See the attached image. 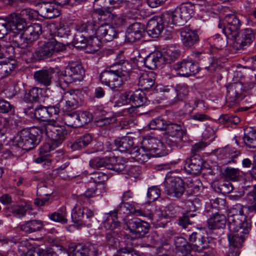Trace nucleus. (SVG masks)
<instances>
[{
	"instance_id": "09e8293b",
	"label": "nucleus",
	"mask_w": 256,
	"mask_h": 256,
	"mask_svg": "<svg viewBox=\"0 0 256 256\" xmlns=\"http://www.w3.org/2000/svg\"><path fill=\"white\" fill-rule=\"evenodd\" d=\"M180 208L172 205H169L165 207L164 211L162 212V216L164 218H172L178 216L180 212Z\"/></svg>"
},
{
	"instance_id": "f8f14e48",
	"label": "nucleus",
	"mask_w": 256,
	"mask_h": 256,
	"mask_svg": "<svg viewBox=\"0 0 256 256\" xmlns=\"http://www.w3.org/2000/svg\"><path fill=\"white\" fill-rule=\"evenodd\" d=\"M125 224L130 232L139 238L144 237L150 228L148 222L137 218L126 220Z\"/></svg>"
},
{
	"instance_id": "f704fd0d",
	"label": "nucleus",
	"mask_w": 256,
	"mask_h": 256,
	"mask_svg": "<svg viewBox=\"0 0 256 256\" xmlns=\"http://www.w3.org/2000/svg\"><path fill=\"white\" fill-rule=\"evenodd\" d=\"M116 144L118 150L121 152H126L131 150L134 144L133 138L130 136H124L116 138Z\"/></svg>"
},
{
	"instance_id": "bb28decb",
	"label": "nucleus",
	"mask_w": 256,
	"mask_h": 256,
	"mask_svg": "<svg viewBox=\"0 0 256 256\" xmlns=\"http://www.w3.org/2000/svg\"><path fill=\"white\" fill-rule=\"evenodd\" d=\"M227 219L223 214H216L208 220V225L210 229L223 228L225 227Z\"/></svg>"
},
{
	"instance_id": "a878e982",
	"label": "nucleus",
	"mask_w": 256,
	"mask_h": 256,
	"mask_svg": "<svg viewBox=\"0 0 256 256\" xmlns=\"http://www.w3.org/2000/svg\"><path fill=\"white\" fill-rule=\"evenodd\" d=\"M52 77V72L48 69H42L37 70L34 74V80L45 86H48L50 85Z\"/></svg>"
},
{
	"instance_id": "8fccbe9b",
	"label": "nucleus",
	"mask_w": 256,
	"mask_h": 256,
	"mask_svg": "<svg viewBox=\"0 0 256 256\" xmlns=\"http://www.w3.org/2000/svg\"><path fill=\"white\" fill-rule=\"evenodd\" d=\"M245 144L250 148H256V130H251L245 133L244 136Z\"/></svg>"
},
{
	"instance_id": "49530a36",
	"label": "nucleus",
	"mask_w": 256,
	"mask_h": 256,
	"mask_svg": "<svg viewBox=\"0 0 256 256\" xmlns=\"http://www.w3.org/2000/svg\"><path fill=\"white\" fill-rule=\"evenodd\" d=\"M225 178L232 181H238L240 177V170L238 168L227 167L223 172Z\"/></svg>"
},
{
	"instance_id": "f03ea898",
	"label": "nucleus",
	"mask_w": 256,
	"mask_h": 256,
	"mask_svg": "<svg viewBox=\"0 0 256 256\" xmlns=\"http://www.w3.org/2000/svg\"><path fill=\"white\" fill-rule=\"evenodd\" d=\"M42 135L44 134L52 140L51 145L46 144L41 148L40 153H46L61 144L66 139L68 131L54 118L48 120L40 126Z\"/></svg>"
},
{
	"instance_id": "f257e3e1",
	"label": "nucleus",
	"mask_w": 256,
	"mask_h": 256,
	"mask_svg": "<svg viewBox=\"0 0 256 256\" xmlns=\"http://www.w3.org/2000/svg\"><path fill=\"white\" fill-rule=\"evenodd\" d=\"M240 21L238 17L220 18L218 27L222 28L226 38L232 41V46L236 50H243L249 46L255 38L254 33L252 29L246 28L240 33Z\"/></svg>"
},
{
	"instance_id": "473e14b6",
	"label": "nucleus",
	"mask_w": 256,
	"mask_h": 256,
	"mask_svg": "<svg viewBox=\"0 0 256 256\" xmlns=\"http://www.w3.org/2000/svg\"><path fill=\"white\" fill-rule=\"evenodd\" d=\"M43 228L42 222L38 220L27 221L20 226L22 231L30 234L37 231H40Z\"/></svg>"
},
{
	"instance_id": "bf43d9fd",
	"label": "nucleus",
	"mask_w": 256,
	"mask_h": 256,
	"mask_svg": "<svg viewBox=\"0 0 256 256\" xmlns=\"http://www.w3.org/2000/svg\"><path fill=\"white\" fill-rule=\"evenodd\" d=\"M46 106H40L35 110L34 116L37 119L40 120L45 122L48 121V110Z\"/></svg>"
},
{
	"instance_id": "a211bd4d",
	"label": "nucleus",
	"mask_w": 256,
	"mask_h": 256,
	"mask_svg": "<svg viewBox=\"0 0 256 256\" xmlns=\"http://www.w3.org/2000/svg\"><path fill=\"white\" fill-rule=\"evenodd\" d=\"M203 161L200 156L194 154L186 160L184 169L188 174L197 175L200 173Z\"/></svg>"
},
{
	"instance_id": "20e7f679",
	"label": "nucleus",
	"mask_w": 256,
	"mask_h": 256,
	"mask_svg": "<svg viewBox=\"0 0 256 256\" xmlns=\"http://www.w3.org/2000/svg\"><path fill=\"white\" fill-rule=\"evenodd\" d=\"M42 130L40 126L20 130L18 134L16 140L18 146L26 150L34 148L42 138Z\"/></svg>"
},
{
	"instance_id": "e433bc0d",
	"label": "nucleus",
	"mask_w": 256,
	"mask_h": 256,
	"mask_svg": "<svg viewBox=\"0 0 256 256\" xmlns=\"http://www.w3.org/2000/svg\"><path fill=\"white\" fill-rule=\"evenodd\" d=\"M166 134L170 136H179L184 137L186 134V130L180 124L168 122L166 128Z\"/></svg>"
},
{
	"instance_id": "13d9d810",
	"label": "nucleus",
	"mask_w": 256,
	"mask_h": 256,
	"mask_svg": "<svg viewBox=\"0 0 256 256\" xmlns=\"http://www.w3.org/2000/svg\"><path fill=\"white\" fill-rule=\"evenodd\" d=\"M220 122L222 124H238L240 121V118L234 115H228V114H223L219 118Z\"/></svg>"
},
{
	"instance_id": "ddd939ff",
	"label": "nucleus",
	"mask_w": 256,
	"mask_h": 256,
	"mask_svg": "<svg viewBox=\"0 0 256 256\" xmlns=\"http://www.w3.org/2000/svg\"><path fill=\"white\" fill-rule=\"evenodd\" d=\"M142 147L152 156H162L164 154V144L154 138H144L141 142Z\"/></svg>"
},
{
	"instance_id": "4c0bfd02",
	"label": "nucleus",
	"mask_w": 256,
	"mask_h": 256,
	"mask_svg": "<svg viewBox=\"0 0 256 256\" xmlns=\"http://www.w3.org/2000/svg\"><path fill=\"white\" fill-rule=\"evenodd\" d=\"M42 89L34 87L26 92L24 96V100L27 102H38L41 96Z\"/></svg>"
},
{
	"instance_id": "052dcab7",
	"label": "nucleus",
	"mask_w": 256,
	"mask_h": 256,
	"mask_svg": "<svg viewBox=\"0 0 256 256\" xmlns=\"http://www.w3.org/2000/svg\"><path fill=\"white\" fill-rule=\"evenodd\" d=\"M129 14L134 16H150L155 14V12L145 9L142 6L132 8Z\"/></svg>"
},
{
	"instance_id": "de8ad7c7",
	"label": "nucleus",
	"mask_w": 256,
	"mask_h": 256,
	"mask_svg": "<svg viewBox=\"0 0 256 256\" xmlns=\"http://www.w3.org/2000/svg\"><path fill=\"white\" fill-rule=\"evenodd\" d=\"M168 124V122L160 117L152 120L148 124V126L152 130H164L166 128Z\"/></svg>"
},
{
	"instance_id": "423d86ee",
	"label": "nucleus",
	"mask_w": 256,
	"mask_h": 256,
	"mask_svg": "<svg viewBox=\"0 0 256 256\" xmlns=\"http://www.w3.org/2000/svg\"><path fill=\"white\" fill-rule=\"evenodd\" d=\"M84 74V71L82 64L78 62H72L69 64L64 70L62 72L60 80L68 84L76 81H80L83 79Z\"/></svg>"
},
{
	"instance_id": "7ed1b4c3",
	"label": "nucleus",
	"mask_w": 256,
	"mask_h": 256,
	"mask_svg": "<svg viewBox=\"0 0 256 256\" xmlns=\"http://www.w3.org/2000/svg\"><path fill=\"white\" fill-rule=\"evenodd\" d=\"M65 50V45L54 38L46 39L38 42V47L32 54V58L36 60H44Z\"/></svg>"
},
{
	"instance_id": "37998d69",
	"label": "nucleus",
	"mask_w": 256,
	"mask_h": 256,
	"mask_svg": "<svg viewBox=\"0 0 256 256\" xmlns=\"http://www.w3.org/2000/svg\"><path fill=\"white\" fill-rule=\"evenodd\" d=\"M64 122L66 125L70 127H80L77 112L65 114L64 116Z\"/></svg>"
},
{
	"instance_id": "c03bdc74",
	"label": "nucleus",
	"mask_w": 256,
	"mask_h": 256,
	"mask_svg": "<svg viewBox=\"0 0 256 256\" xmlns=\"http://www.w3.org/2000/svg\"><path fill=\"white\" fill-rule=\"evenodd\" d=\"M240 154V152L234 150L233 148H230L228 147L222 148L220 151V156H222V158L224 159L226 162H230V160L236 158Z\"/></svg>"
},
{
	"instance_id": "58836bf2",
	"label": "nucleus",
	"mask_w": 256,
	"mask_h": 256,
	"mask_svg": "<svg viewBox=\"0 0 256 256\" xmlns=\"http://www.w3.org/2000/svg\"><path fill=\"white\" fill-rule=\"evenodd\" d=\"M66 216V208L62 207L58 210L57 212L49 214L48 216L51 220L54 222L66 224L68 222Z\"/></svg>"
},
{
	"instance_id": "69168bd1",
	"label": "nucleus",
	"mask_w": 256,
	"mask_h": 256,
	"mask_svg": "<svg viewBox=\"0 0 256 256\" xmlns=\"http://www.w3.org/2000/svg\"><path fill=\"white\" fill-rule=\"evenodd\" d=\"M160 195V190L156 186H152L148 189L147 196L150 202H152L157 200Z\"/></svg>"
},
{
	"instance_id": "0eeeda50",
	"label": "nucleus",
	"mask_w": 256,
	"mask_h": 256,
	"mask_svg": "<svg viewBox=\"0 0 256 256\" xmlns=\"http://www.w3.org/2000/svg\"><path fill=\"white\" fill-rule=\"evenodd\" d=\"M100 80L102 84L109 86L112 89L120 88L125 82L118 73L116 65H112L100 75Z\"/></svg>"
},
{
	"instance_id": "f3484780",
	"label": "nucleus",
	"mask_w": 256,
	"mask_h": 256,
	"mask_svg": "<svg viewBox=\"0 0 256 256\" xmlns=\"http://www.w3.org/2000/svg\"><path fill=\"white\" fill-rule=\"evenodd\" d=\"M248 236V234H244L230 232L228 234V238L231 252L228 256H238L240 254L239 248L241 247L245 238Z\"/></svg>"
},
{
	"instance_id": "cd10ccee",
	"label": "nucleus",
	"mask_w": 256,
	"mask_h": 256,
	"mask_svg": "<svg viewBox=\"0 0 256 256\" xmlns=\"http://www.w3.org/2000/svg\"><path fill=\"white\" fill-rule=\"evenodd\" d=\"M131 158L136 162L140 164L147 162L152 156L150 154L146 152L142 148H140L137 147L133 148L130 152Z\"/></svg>"
},
{
	"instance_id": "864d4df0",
	"label": "nucleus",
	"mask_w": 256,
	"mask_h": 256,
	"mask_svg": "<svg viewBox=\"0 0 256 256\" xmlns=\"http://www.w3.org/2000/svg\"><path fill=\"white\" fill-rule=\"evenodd\" d=\"M77 112L80 127L88 124L92 120V115L89 112L87 111H78Z\"/></svg>"
},
{
	"instance_id": "9d476101",
	"label": "nucleus",
	"mask_w": 256,
	"mask_h": 256,
	"mask_svg": "<svg viewBox=\"0 0 256 256\" xmlns=\"http://www.w3.org/2000/svg\"><path fill=\"white\" fill-rule=\"evenodd\" d=\"M164 186L165 192L172 198H180L186 190L184 180L179 177L166 178Z\"/></svg>"
},
{
	"instance_id": "5701e85b",
	"label": "nucleus",
	"mask_w": 256,
	"mask_h": 256,
	"mask_svg": "<svg viewBox=\"0 0 256 256\" xmlns=\"http://www.w3.org/2000/svg\"><path fill=\"white\" fill-rule=\"evenodd\" d=\"M18 32H11L9 34L10 43L12 42L14 46L20 48H26L32 42L28 40V38L24 36Z\"/></svg>"
},
{
	"instance_id": "412c9836",
	"label": "nucleus",
	"mask_w": 256,
	"mask_h": 256,
	"mask_svg": "<svg viewBox=\"0 0 256 256\" xmlns=\"http://www.w3.org/2000/svg\"><path fill=\"white\" fill-rule=\"evenodd\" d=\"M165 63V58L160 52L150 54L144 59V64L150 70H154Z\"/></svg>"
},
{
	"instance_id": "c756f323",
	"label": "nucleus",
	"mask_w": 256,
	"mask_h": 256,
	"mask_svg": "<svg viewBox=\"0 0 256 256\" xmlns=\"http://www.w3.org/2000/svg\"><path fill=\"white\" fill-rule=\"evenodd\" d=\"M64 99L66 100V109L74 110L79 106L80 98L74 91H69L64 94Z\"/></svg>"
},
{
	"instance_id": "a19ab883",
	"label": "nucleus",
	"mask_w": 256,
	"mask_h": 256,
	"mask_svg": "<svg viewBox=\"0 0 256 256\" xmlns=\"http://www.w3.org/2000/svg\"><path fill=\"white\" fill-rule=\"evenodd\" d=\"M2 40H0V58H12L14 56V48L10 44L4 45Z\"/></svg>"
},
{
	"instance_id": "4d7b16f0",
	"label": "nucleus",
	"mask_w": 256,
	"mask_h": 256,
	"mask_svg": "<svg viewBox=\"0 0 256 256\" xmlns=\"http://www.w3.org/2000/svg\"><path fill=\"white\" fill-rule=\"evenodd\" d=\"M165 63H170L177 60L180 56V52L174 48H168L166 52Z\"/></svg>"
},
{
	"instance_id": "4be33fe9",
	"label": "nucleus",
	"mask_w": 256,
	"mask_h": 256,
	"mask_svg": "<svg viewBox=\"0 0 256 256\" xmlns=\"http://www.w3.org/2000/svg\"><path fill=\"white\" fill-rule=\"evenodd\" d=\"M182 41L185 46L190 47L198 43L200 40L197 31L187 28H184L180 32Z\"/></svg>"
},
{
	"instance_id": "aec40b11",
	"label": "nucleus",
	"mask_w": 256,
	"mask_h": 256,
	"mask_svg": "<svg viewBox=\"0 0 256 256\" xmlns=\"http://www.w3.org/2000/svg\"><path fill=\"white\" fill-rule=\"evenodd\" d=\"M96 34L100 42H104L112 40L117 36L118 34L113 26L109 24H106L98 28Z\"/></svg>"
},
{
	"instance_id": "680f3d73",
	"label": "nucleus",
	"mask_w": 256,
	"mask_h": 256,
	"mask_svg": "<svg viewBox=\"0 0 256 256\" xmlns=\"http://www.w3.org/2000/svg\"><path fill=\"white\" fill-rule=\"evenodd\" d=\"M175 90L177 94V96L178 99H182L186 97L189 92L188 86L184 83L179 84L176 85Z\"/></svg>"
},
{
	"instance_id": "4468645a",
	"label": "nucleus",
	"mask_w": 256,
	"mask_h": 256,
	"mask_svg": "<svg viewBox=\"0 0 256 256\" xmlns=\"http://www.w3.org/2000/svg\"><path fill=\"white\" fill-rule=\"evenodd\" d=\"M166 20L164 17H153L150 20L146 28L148 35L152 38H158L164 28L168 26Z\"/></svg>"
},
{
	"instance_id": "b1692460",
	"label": "nucleus",
	"mask_w": 256,
	"mask_h": 256,
	"mask_svg": "<svg viewBox=\"0 0 256 256\" xmlns=\"http://www.w3.org/2000/svg\"><path fill=\"white\" fill-rule=\"evenodd\" d=\"M156 74L153 72H140L138 80V86L144 90H148L154 85Z\"/></svg>"
},
{
	"instance_id": "e2e57ef3",
	"label": "nucleus",
	"mask_w": 256,
	"mask_h": 256,
	"mask_svg": "<svg viewBox=\"0 0 256 256\" xmlns=\"http://www.w3.org/2000/svg\"><path fill=\"white\" fill-rule=\"evenodd\" d=\"M247 196L248 200L252 202V205L248 208L249 212L256 214V185L254 186L252 190L248 194Z\"/></svg>"
},
{
	"instance_id": "c85d7f7f",
	"label": "nucleus",
	"mask_w": 256,
	"mask_h": 256,
	"mask_svg": "<svg viewBox=\"0 0 256 256\" xmlns=\"http://www.w3.org/2000/svg\"><path fill=\"white\" fill-rule=\"evenodd\" d=\"M113 65L116 66V69L118 73L122 76L123 80L126 82L130 78V74L132 70V65L128 61L120 60L116 62Z\"/></svg>"
},
{
	"instance_id": "6e6d98bb",
	"label": "nucleus",
	"mask_w": 256,
	"mask_h": 256,
	"mask_svg": "<svg viewBox=\"0 0 256 256\" xmlns=\"http://www.w3.org/2000/svg\"><path fill=\"white\" fill-rule=\"evenodd\" d=\"M196 214L190 212L184 214L182 216L180 217L178 219V224L183 228H186L189 224H192L194 222L190 220V218L196 216Z\"/></svg>"
},
{
	"instance_id": "a18cd8bd",
	"label": "nucleus",
	"mask_w": 256,
	"mask_h": 256,
	"mask_svg": "<svg viewBox=\"0 0 256 256\" xmlns=\"http://www.w3.org/2000/svg\"><path fill=\"white\" fill-rule=\"evenodd\" d=\"M94 182L96 184L94 186L90 188H88L85 192L82 198L84 197L86 198H90L100 194L101 192H98V187L104 188V184H101L100 181H98L96 178H94Z\"/></svg>"
},
{
	"instance_id": "3c124183",
	"label": "nucleus",
	"mask_w": 256,
	"mask_h": 256,
	"mask_svg": "<svg viewBox=\"0 0 256 256\" xmlns=\"http://www.w3.org/2000/svg\"><path fill=\"white\" fill-rule=\"evenodd\" d=\"M42 16L38 12L30 8H25L16 10L8 14V16Z\"/></svg>"
},
{
	"instance_id": "338daca9",
	"label": "nucleus",
	"mask_w": 256,
	"mask_h": 256,
	"mask_svg": "<svg viewBox=\"0 0 256 256\" xmlns=\"http://www.w3.org/2000/svg\"><path fill=\"white\" fill-rule=\"evenodd\" d=\"M167 20L168 25L170 26L171 24H175L178 26H182L185 24L186 20L185 17H164Z\"/></svg>"
},
{
	"instance_id": "dca6fc26",
	"label": "nucleus",
	"mask_w": 256,
	"mask_h": 256,
	"mask_svg": "<svg viewBox=\"0 0 256 256\" xmlns=\"http://www.w3.org/2000/svg\"><path fill=\"white\" fill-rule=\"evenodd\" d=\"M173 68L178 72V75L185 77L194 75L199 72L197 64L186 60L174 64Z\"/></svg>"
},
{
	"instance_id": "0e129e2a",
	"label": "nucleus",
	"mask_w": 256,
	"mask_h": 256,
	"mask_svg": "<svg viewBox=\"0 0 256 256\" xmlns=\"http://www.w3.org/2000/svg\"><path fill=\"white\" fill-rule=\"evenodd\" d=\"M201 185L202 183L198 179L192 180L186 183L188 192L190 194L198 192L200 190Z\"/></svg>"
},
{
	"instance_id": "6ab92c4d",
	"label": "nucleus",
	"mask_w": 256,
	"mask_h": 256,
	"mask_svg": "<svg viewBox=\"0 0 256 256\" xmlns=\"http://www.w3.org/2000/svg\"><path fill=\"white\" fill-rule=\"evenodd\" d=\"M145 26L140 22H134L128 28L126 34V40L130 42H134L140 40L144 36Z\"/></svg>"
},
{
	"instance_id": "6e6552de",
	"label": "nucleus",
	"mask_w": 256,
	"mask_h": 256,
	"mask_svg": "<svg viewBox=\"0 0 256 256\" xmlns=\"http://www.w3.org/2000/svg\"><path fill=\"white\" fill-rule=\"evenodd\" d=\"M129 206H130L129 204L122 202L115 210L110 212L104 223L105 228L112 230L118 228L120 226V222L118 220V216L119 214L123 216L130 213Z\"/></svg>"
},
{
	"instance_id": "7c9ffc66",
	"label": "nucleus",
	"mask_w": 256,
	"mask_h": 256,
	"mask_svg": "<svg viewBox=\"0 0 256 256\" xmlns=\"http://www.w3.org/2000/svg\"><path fill=\"white\" fill-rule=\"evenodd\" d=\"M166 14L168 16H192L194 11L192 6L182 4L174 10L167 11Z\"/></svg>"
},
{
	"instance_id": "c9c22d12",
	"label": "nucleus",
	"mask_w": 256,
	"mask_h": 256,
	"mask_svg": "<svg viewBox=\"0 0 256 256\" xmlns=\"http://www.w3.org/2000/svg\"><path fill=\"white\" fill-rule=\"evenodd\" d=\"M42 33V28L40 24L34 23L29 26L24 34L30 42L36 40Z\"/></svg>"
},
{
	"instance_id": "39448f33",
	"label": "nucleus",
	"mask_w": 256,
	"mask_h": 256,
	"mask_svg": "<svg viewBox=\"0 0 256 256\" xmlns=\"http://www.w3.org/2000/svg\"><path fill=\"white\" fill-rule=\"evenodd\" d=\"M26 26L25 20L22 17H0V34L2 36H8L10 32L15 30L22 31Z\"/></svg>"
},
{
	"instance_id": "774afa93",
	"label": "nucleus",
	"mask_w": 256,
	"mask_h": 256,
	"mask_svg": "<svg viewBox=\"0 0 256 256\" xmlns=\"http://www.w3.org/2000/svg\"><path fill=\"white\" fill-rule=\"evenodd\" d=\"M119 254L118 256H140L137 251L132 248L124 247L120 248L118 250Z\"/></svg>"
},
{
	"instance_id": "79ce46f5",
	"label": "nucleus",
	"mask_w": 256,
	"mask_h": 256,
	"mask_svg": "<svg viewBox=\"0 0 256 256\" xmlns=\"http://www.w3.org/2000/svg\"><path fill=\"white\" fill-rule=\"evenodd\" d=\"M92 244H78L74 248L72 252L74 256H90Z\"/></svg>"
},
{
	"instance_id": "5fc2aeb1",
	"label": "nucleus",
	"mask_w": 256,
	"mask_h": 256,
	"mask_svg": "<svg viewBox=\"0 0 256 256\" xmlns=\"http://www.w3.org/2000/svg\"><path fill=\"white\" fill-rule=\"evenodd\" d=\"M183 137L179 136H170L166 134V144L172 147H180Z\"/></svg>"
},
{
	"instance_id": "ea45409f",
	"label": "nucleus",
	"mask_w": 256,
	"mask_h": 256,
	"mask_svg": "<svg viewBox=\"0 0 256 256\" xmlns=\"http://www.w3.org/2000/svg\"><path fill=\"white\" fill-rule=\"evenodd\" d=\"M50 194L47 192L46 187L44 186V184H38L37 190V196H40L36 198L34 201V204L38 206H42L48 202V198H43L42 196H48Z\"/></svg>"
},
{
	"instance_id": "2f4dec72",
	"label": "nucleus",
	"mask_w": 256,
	"mask_h": 256,
	"mask_svg": "<svg viewBox=\"0 0 256 256\" xmlns=\"http://www.w3.org/2000/svg\"><path fill=\"white\" fill-rule=\"evenodd\" d=\"M116 161V158L106 157V158H96L90 161L89 164L92 168L99 169L101 168L104 167L108 168L109 163L114 162Z\"/></svg>"
},
{
	"instance_id": "603ef678",
	"label": "nucleus",
	"mask_w": 256,
	"mask_h": 256,
	"mask_svg": "<svg viewBox=\"0 0 256 256\" xmlns=\"http://www.w3.org/2000/svg\"><path fill=\"white\" fill-rule=\"evenodd\" d=\"M88 42V40L83 34L78 33L75 35L72 40V43L75 48L82 49L86 48Z\"/></svg>"
},
{
	"instance_id": "2eb2a0df",
	"label": "nucleus",
	"mask_w": 256,
	"mask_h": 256,
	"mask_svg": "<svg viewBox=\"0 0 256 256\" xmlns=\"http://www.w3.org/2000/svg\"><path fill=\"white\" fill-rule=\"evenodd\" d=\"M189 240L192 242L193 250L202 252L208 246V234L204 230H199L193 232L189 236Z\"/></svg>"
},
{
	"instance_id": "9b49d317",
	"label": "nucleus",
	"mask_w": 256,
	"mask_h": 256,
	"mask_svg": "<svg viewBox=\"0 0 256 256\" xmlns=\"http://www.w3.org/2000/svg\"><path fill=\"white\" fill-rule=\"evenodd\" d=\"M228 226L230 232L248 234L251 228V224L248 222L244 216L238 215L228 218Z\"/></svg>"
},
{
	"instance_id": "72a5a7b5",
	"label": "nucleus",
	"mask_w": 256,
	"mask_h": 256,
	"mask_svg": "<svg viewBox=\"0 0 256 256\" xmlns=\"http://www.w3.org/2000/svg\"><path fill=\"white\" fill-rule=\"evenodd\" d=\"M130 100L136 107L141 106L148 104L145 94L141 90H137L134 92H131Z\"/></svg>"
},
{
	"instance_id": "1a4fd4ad",
	"label": "nucleus",
	"mask_w": 256,
	"mask_h": 256,
	"mask_svg": "<svg viewBox=\"0 0 256 256\" xmlns=\"http://www.w3.org/2000/svg\"><path fill=\"white\" fill-rule=\"evenodd\" d=\"M245 97L242 83L234 82L230 84L227 86L226 100L228 106L238 104Z\"/></svg>"
},
{
	"instance_id": "393cba45",
	"label": "nucleus",
	"mask_w": 256,
	"mask_h": 256,
	"mask_svg": "<svg viewBox=\"0 0 256 256\" xmlns=\"http://www.w3.org/2000/svg\"><path fill=\"white\" fill-rule=\"evenodd\" d=\"M82 209L80 206L76 205L74 206L71 214L72 221L80 227L84 226L90 227L91 226V224L85 220L84 211Z\"/></svg>"
}]
</instances>
